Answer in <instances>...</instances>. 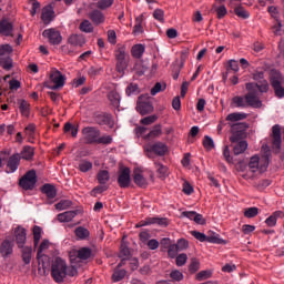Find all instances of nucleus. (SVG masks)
<instances>
[{
  "label": "nucleus",
  "mask_w": 284,
  "mask_h": 284,
  "mask_svg": "<svg viewBox=\"0 0 284 284\" xmlns=\"http://www.w3.org/2000/svg\"><path fill=\"white\" fill-rule=\"evenodd\" d=\"M247 90V94L245 97L236 95L232 99V108L236 109H261L263 103L261 101V97L257 95L256 84H245Z\"/></svg>",
  "instance_id": "obj_1"
},
{
  "label": "nucleus",
  "mask_w": 284,
  "mask_h": 284,
  "mask_svg": "<svg viewBox=\"0 0 284 284\" xmlns=\"http://www.w3.org/2000/svg\"><path fill=\"white\" fill-rule=\"evenodd\" d=\"M50 275L52 280L61 284L64 282L67 276L73 277L78 275V270L74 266H69L64 260L60 257H55L51 263V272Z\"/></svg>",
  "instance_id": "obj_2"
},
{
  "label": "nucleus",
  "mask_w": 284,
  "mask_h": 284,
  "mask_svg": "<svg viewBox=\"0 0 284 284\" xmlns=\"http://www.w3.org/2000/svg\"><path fill=\"white\" fill-rule=\"evenodd\" d=\"M144 154L149 160L163 158L168 153V145L161 141L154 143H146L143 146Z\"/></svg>",
  "instance_id": "obj_3"
},
{
  "label": "nucleus",
  "mask_w": 284,
  "mask_h": 284,
  "mask_svg": "<svg viewBox=\"0 0 284 284\" xmlns=\"http://www.w3.org/2000/svg\"><path fill=\"white\" fill-rule=\"evenodd\" d=\"M115 57V70L120 74H124L125 70L129 68L130 54L125 47H120L114 51Z\"/></svg>",
  "instance_id": "obj_4"
},
{
  "label": "nucleus",
  "mask_w": 284,
  "mask_h": 284,
  "mask_svg": "<svg viewBox=\"0 0 284 284\" xmlns=\"http://www.w3.org/2000/svg\"><path fill=\"white\" fill-rule=\"evenodd\" d=\"M264 77H265L264 71L256 70L252 74V78L256 82H248L247 83V84L256 85L255 90H256L257 97H261V94H266V92H268V90H270V84H268L267 80L264 79Z\"/></svg>",
  "instance_id": "obj_5"
},
{
  "label": "nucleus",
  "mask_w": 284,
  "mask_h": 284,
  "mask_svg": "<svg viewBox=\"0 0 284 284\" xmlns=\"http://www.w3.org/2000/svg\"><path fill=\"white\" fill-rule=\"evenodd\" d=\"M48 90H60L65 85V77L59 70L50 72V81L44 82Z\"/></svg>",
  "instance_id": "obj_6"
},
{
  "label": "nucleus",
  "mask_w": 284,
  "mask_h": 284,
  "mask_svg": "<svg viewBox=\"0 0 284 284\" xmlns=\"http://www.w3.org/2000/svg\"><path fill=\"white\" fill-rule=\"evenodd\" d=\"M38 179H37V171L36 170H29L19 181L20 187L24 191H32L34 186L37 185Z\"/></svg>",
  "instance_id": "obj_7"
},
{
  "label": "nucleus",
  "mask_w": 284,
  "mask_h": 284,
  "mask_svg": "<svg viewBox=\"0 0 284 284\" xmlns=\"http://www.w3.org/2000/svg\"><path fill=\"white\" fill-rule=\"evenodd\" d=\"M82 135L87 144H98L101 131L94 126H85L82 129Z\"/></svg>",
  "instance_id": "obj_8"
},
{
  "label": "nucleus",
  "mask_w": 284,
  "mask_h": 284,
  "mask_svg": "<svg viewBox=\"0 0 284 284\" xmlns=\"http://www.w3.org/2000/svg\"><path fill=\"white\" fill-rule=\"evenodd\" d=\"M132 183L131 169L129 166H120L118 172V184L121 189L130 187Z\"/></svg>",
  "instance_id": "obj_9"
},
{
  "label": "nucleus",
  "mask_w": 284,
  "mask_h": 284,
  "mask_svg": "<svg viewBox=\"0 0 284 284\" xmlns=\"http://www.w3.org/2000/svg\"><path fill=\"white\" fill-rule=\"evenodd\" d=\"M247 123H234L231 125V131H232V135L230 138V141L232 143H236L239 141H241L244 135H245V131L247 130Z\"/></svg>",
  "instance_id": "obj_10"
},
{
  "label": "nucleus",
  "mask_w": 284,
  "mask_h": 284,
  "mask_svg": "<svg viewBox=\"0 0 284 284\" xmlns=\"http://www.w3.org/2000/svg\"><path fill=\"white\" fill-rule=\"evenodd\" d=\"M264 164H260V156L258 155H253L250 160V171L252 173H256L257 171H260L261 173L266 171L267 168H268V163H270V158L268 155L266 154L264 156Z\"/></svg>",
  "instance_id": "obj_11"
},
{
  "label": "nucleus",
  "mask_w": 284,
  "mask_h": 284,
  "mask_svg": "<svg viewBox=\"0 0 284 284\" xmlns=\"http://www.w3.org/2000/svg\"><path fill=\"white\" fill-rule=\"evenodd\" d=\"M42 37L47 38L49 44H52V45H59L62 42L61 32L53 28L44 30V32H42Z\"/></svg>",
  "instance_id": "obj_12"
},
{
  "label": "nucleus",
  "mask_w": 284,
  "mask_h": 284,
  "mask_svg": "<svg viewBox=\"0 0 284 284\" xmlns=\"http://www.w3.org/2000/svg\"><path fill=\"white\" fill-rule=\"evenodd\" d=\"M20 163H21L20 153L12 154L8 160L6 172L8 174L14 173L19 169Z\"/></svg>",
  "instance_id": "obj_13"
},
{
  "label": "nucleus",
  "mask_w": 284,
  "mask_h": 284,
  "mask_svg": "<svg viewBox=\"0 0 284 284\" xmlns=\"http://www.w3.org/2000/svg\"><path fill=\"white\" fill-rule=\"evenodd\" d=\"M88 18L94 26H100L104 23L106 20L105 14L102 12V10H99L98 8L94 10H91L88 13Z\"/></svg>",
  "instance_id": "obj_14"
},
{
  "label": "nucleus",
  "mask_w": 284,
  "mask_h": 284,
  "mask_svg": "<svg viewBox=\"0 0 284 284\" xmlns=\"http://www.w3.org/2000/svg\"><path fill=\"white\" fill-rule=\"evenodd\" d=\"M271 88H273V91H275V97H277V99H284V87L282 78H273V80H271Z\"/></svg>",
  "instance_id": "obj_15"
},
{
  "label": "nucleus",
  "mask_w": 284,
  "mask_h": 284,
  "mask_svg": "<svg viewBox=\"0 0 284 284\" xmlns=\"http://www.w3.org/2000/svg\"><path fill=\"white\" fill-rule=\"evenodd\" d=\"M133 182L141 189L148 187V179L142 173V170L136 168L133 171Z\"/></svg>",
  "instance_id": "obj_16"
},
{
  "label": "nucleus",
  "mask_w": 284,
  "mask_h": 284,
  "mask_svg": "<svg viewBox=\"0 0 284 284\" xmlns=\"http://www.w3.org/2000/svg\"><path fill=\"white\" fill-rule=\"evenodd\" d=\"M282 145L281 128L278 124L273 125V150L278 153Z\"/></svg>",
  "instance_id": "obj_17"
},
{
  "label": "nucleus",
  "mask_w": 284,
  "mask_h": 284,
  "mask_svg": "<svg viewBox=\"0 0 284 284\" xmlns=\"http://www.w3.org/2000/svg\"><path fill=\"white\" fill-rule=\"evenodd\" d=\"M16 242L19 248H23L27 243V231L22 226H18L14 231Z\"/></svg>",
  "instance_id": "obj_18"
},
{
  "label": "nucleus",
  "mask_w": 284,
  "mask_h": 284,
  "mask_svg": "<svg viewBox=\"0 0 284 284\" xmlns=\"http://www.w3.org/2000/svg\"><path fill=\"white\" fill-rule=\"evenodd\" d=\"M0 34L4 37H13V24L9 20L3 19L0 21Z\"/></svg>",
  "instance_id": "obj_19"
},
{
  "label": "nucleus",
  "mask_w": 284,
  "mask_h": 284,
  "mask_svg": "<svg viewBox=\"0 0 284 284\" xmlns=\"http://www.w3.org/2000/svg\"><path fill=\"white\" fill-rule=\"evenodd\" d=\"M40 191H42V194L47 195L48 200L55 199L58 194L57 187L50 183H44V185L40 187Z\"/></svg>",
  "instance_id": "obj_20"
},
{
  "label": "nucleus",
  "mask_w": 284,
  "mask_h": 284,
  "mask_svg": "<svg viewBox=\"0 0 284 284\" xmlns=\"http://www.w3.org/2000/svg\"><path fill=\"white\" fill-rule=\"evenodd\" d=\"M67 42L72 47H83L87 40L83 34H71Z\"/></svg>",
  "instance_id": "obj_21"
},
{
  "label": "nucleus",
  "mask_w": 284,
  "mask_h": 284,
  "mask_svg": "<svg viewBox=\"0 0 284 284\" xmlns=\"http://www.w3.org/2000/svg\"><path fill=\"white\" fill-rule=\"evenodd\" d=\"M136 110L141 115L144 116L152 113L154 111V106H152V102L144 101L138 103Z\"/></svg>",
  "instance_id": "obj_22"
},
{
  "label": "nucleus",
  "mask_w": 284,
  "mask_h": 284,
  "mask_svg": "<svg viewBox=\"0 0 284 284\" xmlns=\"http://www.w3.org/2000/svg\"><path fill=\"white\" fill-rule=\"evenodd\" d=\"M42 22H44V24H49L53 21L54 19V10L51 6H47L44 7V9H42Z\"/></svg>",
  "instance_id": "obj_23"
},
{
  "label": "nucleus",
  "mask_w": 284,
  "mask_h": 284,
  "mask_svg": "<svg viewBox=\"0 0 284 284\" xmlns=\"http://www.w3.org/2000/svg\"><path fill=\"white\" fill-rule=\"evenodd\" d=\"M19 110L20 113L22 114V118L29 119L31 114V104L27 100H19Z\"/></svg>",
  "instance_id": "obj_24"
},
{
  "label": "nucleus",
  "mask_w": 284,
  "mask_h": 284,
  "mask_svg": "<svg viewBox=\"0 0 284 284\" xmlns=\"http://www.w3.org/2000/svg\"><path fill=\"white\" fill-rule=\"evenodd\" d=\"M63 133L70 134L71 138L77 139L79 133V124H72L70 122H65L63 125Z\"/></svg>",
  "instance_id": "obj_25"
},
{
  "label": "nucleus",
  "mask_w": 284,
  "mask_h": 284,
  "mask_svg": "<svg viewBox=\"0 0 284 284\" xmlns=\"http://www.w3.org/2000/svg\"><path fill=\"white\" fill-rule=\"evenodd\" d=\"M108 100L114 109H120L121 95L118 91L113 90L108 93Z\"/></svg>",
  "instance_id": "obj_26"
},
{
  "label": "nucleus",
  "mask_w": 284,
  "mask_h": 284,
  "mask_svg": "<svg viewBox=\"0 0 284 284\" xmlns=\"http://www.w3.org/2000/svg\"><path fill=\"white\" fill-rule=\"evenodd\" d=\"M13 246H14V243L9 241V240H6L2 242L1 244V254L3 257H8L9 255H11L13 253Z\"/></svg>",
  "instance_id": "obj_27"
},
{
  "label": "nucleus",
  "mask_w": 284,
  "mask_h": 284,
  "mask_svg": "<svg viewBox=\"0 0 284 284\" xmlns=\"http://www.w3.org/2000/svg\"><path fill=\"white\" fill-rule=\"evenodd\" d=\"M77 216L75 211H64V213H59L57 219L61 223H69Z\"/></svg>",
  "instance_id": "obj_28"
},
{
  "label": "nucleus",
  "mask_w": 284,
  "mask_h": 284,
  "mask_svg": "<svg viewBox=\"0 0 284 284\" xmlns=\"http://www.w3.org/2000/svg\"><path fill=\"white\" fill-rule=\"evenodd\" d=\"M110 179H111V175L108 170H100L97 173V180L100 185H108V183L110 182Z\"/></svg>",
  "instance_id": "obj_29"
},
{
  "label": "nucleus",
  "mask_w": 284,
  "mask_h": 284,
  "mask_svg": "<svg viewBox=\"0 0 284 284\" xmlns=\"http://www.w3.org/2000/svg\"><path fill=\"white\" fill-rule=\"evenodd\" d=\"M20 156H21V160L32 161L34 156V148L30 145H24V148H22V152Z\"/></svg>",
  "instance_id": "obj_30"
},
{
  "label": "nucleus",
  "mask_w": 284,
  "mask_h": 284,
  "mask_svg": "<svg viewBox=\"0 0 284 284\" xmlns=\"http://www.w3.org/2000/svg\"><path fill=\"white\" fill-rule=\"evenodd\" d=\"M248 148V144L246 141H237L235 142V144L233 145V153L239 156L241 154H243Z\"/></svg>",
  "instance_id": "obj_31"
},
{
  "label": "nucleus",
  "mask_w": 284,
  "mask_h": 284,
  "mask_svg": "<svg viewBox=\"0 0 284 284\" xmlns=\"http://www.w3.org/2000/svg\"><path fill=\"white\" fill-rule=\"evenodd\" d=\"M280 217H283V211H275V213L268 215L267 220H265V223L267 224L268 227H274Z\"/></svg>",
  "instance_id": "obj_32"
},
{
  "label": "nucleus",
  "mask_w": 284,
  "mask_h": 284,
  "mask_svg": "<svg viewBox=\"0 0 284 284\" xmlns=\"http://www.w3.org/2000/svg\"><path fill=\"white\" fill-rule=\"evenodd\" d=\"M131 256H132V254H131V250H130L128 243L122 241L121 246H120L119 257L124 258V260H130Z\"/></svg>",
  "instance_id": "obj_33"
},
{
  "label": "nucleus",
  "mask_w": 284,
  "mask_h": 284,
  "mask_svg": "<svg viewBox=\"0 0 284 284\" xmlns=\"http://www.w3.org/2000/svg\"><path fill=\"white\" fill-rule=\"evenodd\" d=\"M144 52H145V45L143 44H135L131 49V54L135 59L142 58Z\"/></svg>",
  "instance_id": "obj_34"
},
{
  "label": "nucleus",
  "mask_w": 284,
  "mask_h": 284,
  "mask_svg": "<svg viewBox=\"0 0 284 284\" xmlns=\"http://www.w3.org/2000/svg\"><path fill=\"white\" fill-rule=\"evenodd\" d=\"M22 262L29 265L32 258V247L31 246H22Z\"/></svg>",
  "instance_id": "obj_35"
},
{
  "label": "nucleus",
  "mask_w": 284,
  "mask_h": 284,
  "mask_svg": "<svg viewBox=\"0 0 284 284\" xmlns=\"http://www.w3.org/2000/svg\"><path fill=\"white\" fill-rule=\"evenodd\" d=\"M247 114L246 113H240V112H234V113H230L226 118V121L235 123L239 121H243L246 120Z\"/></svg>",
  "instance_id": "obj_36"
},
{
  "label": "nucleus",
  "mask_w": 284,
  "mask_h": 284,
  "mask_svg": "<svg viewBox=\"0 0 284 284\" xmlns=\"http://www.w3.org/2000/svg\"><path fill=\"white\" fill-rule=\"evenodd\" d=\"M114 2H115V0H98L94 3V7L101 11H104V10L111 8L114 4Z\"/></svg>",
  "instance_id": "obj_37"
},
{
  "label": "nucleus",
  "mask_w": 284,
  "mask_h": 284,
  "mask_svg": "<svg viewBox=\"0 0 284 284\" xmlns=\"http://www.w3.org/2000/svg\"><path fill=\"white\" fill-rule=\"evenodd\" d=\"M50 245V242L48 240L42 241V243H40V247H38V255L36 256L38 258V263L41 264L42 262V257L45 256L43 254V251L48 250Z\"/></svg>",
  "instance_id": "obj_38"
},
{
  "label": "nucleus",
  "mask_w": 284,
  "mask_h": 284,
  "mask_svg": "<svg viewBox=\"0 0 284 284\" xmlns=\"http://www.w3.org/2000/svg\"><path fill=\"white\" fill-rule=\"evenodd\" d=\"M79 30L84 33H92L94 31V27L89 20H83L79 24Z\"/></svg>",
  "instance_id": "obj_39"
},
{
  "label": "nucleus",
  "mask_w": 284,
  "mask_h": 284,
  "mask_svg": "<svg viewBox=\"0 0 284 284\" xmlns=\"http://www.w3.org/2000/svg\"><path fill=\"white\" fill-rule=\"evenodd\" d=\"M95 122L99 125H111V115L110 114H99L95 118Z\"/></svg>",
  "instance_id": "obj_40"
},
{
  "label": "nucleus",
  "mask_w": 284,
  "mask_h": 284,
  "mask_svg": "<svg viewBox=\"0 0 284 284\" xmlns=\"http://www.w3.org/2000/svg\"><path fill=\"white\" fill-rule=\"evenodd\" d=\"M149 223H151V225L158 224L162 227H168V225H170L168 217H149Z\"/></svg>",
  "instance_id": "obj_41"
},
{
  "label": "nucleus",
  "mask_w": 284,
  "mask_h": 284,
  "mask_svg": "<svg viewBox=\"0 0 284 284\" xmlns=\"http://www.w3.org/2000/svg\"><path fill=\"white\" fill-rule=\"evenodd\" d=\"M109 190V184H100V185H97L94 186L92 190H91V196L93 197H97L99 194H102L104 192H106Z\"/></svg>",
  "instance_id": "obj_42"
},
{
  "label": "nucleus",
  "mask_w": 284,
  "mask_h": 284,
  "mask_svg": "<svg viewBox=\"0 0 284 284\" xmlns=\"http://www.w3.org/2000/svg\"><path fill=\"white\" fill-rule=\"evenodd\" d=\"M74 234L77 237H79L80 240H85L90 236V232L88 229H84V226H78L74 230Z\"/></svg>",
  "instance_id": "obj_43"
},
{
  "label": "nucleus",
  "mask_w": 284,
  "mask_h": 284,
  "mask_svg": "<svg viewBox=\"0 0 284 284\" xmlns=\"http://www.w3.org/2000/svg\"><path fill=\"white\" fill-rule=\"evenodd\" d=\"M42 229L41 226H33V247H38L41 241Z\"/></svg>",
  "instance_id": "obj_44"
},
{
  "label": "nucleus",
  "mask_w": 284,
  "mask_h": 284,
  "mask_svg": "<svg viewBox=\"0 0 284 284\" xmlns=\"http://www.w3.org/2000/svg\"><path fill=\"white\" fill-rule=\"evenodd\" d=\"M91 255H92V251L87 247H82L77 252V257L83 261L90 258Z\"/></svg>",
  "instance_id": "obj_45"
},
{
  "label": "nucleus",
  "mask_w": 284,
  "mask_h": 284,
  "mask_svg": "<svg viewBox=\"0 0 284 284\" xmlns=\"http://www.w3.org/2000/svg\"><path fill=\"white\" fill-rule=\"evenodd\" d=\"M126 276L125 270H114L112 274V281L114 283L122 281Z\"/></svg>",
  "instance_id": "obj_46"
},
{
  "label": "nucleus",
  "mask_w": 284,
  "mask_h": 284,
  "mask_svg": "<svg viewBox=\"0 0 284 284\" xmlns=\"http://www.w3.org/2000/svg\"><path fill=\"white\" fill-rule=\"evenodd\" d=\"M165 88H168L165 83L156 82L154 87L151 89V95L156 97L159 92L165 91Z\"/></svg>",
  "instance_id": "obj_47"
},
{
  "label": "nucleus",
  "mask_w": 284,
  "mask_h": 284,
  "mask_svg": "<svg viewBox=\"0 0 284 284\" xmlns=\"http://www.w3.org/2000/svg\"><path fill=\"white\" fill-rule=\"evenodd\" d=\"M92 168H93V163L90 162V161L82 160V161L79 163V170H80V172H82V173H87V172L91 171Z\"/></svg>",
  "instance_id": "obj_48"
},
{
  "label": "nucleus",
  "mask_w": 284,
  "mask_h": 284,
  "mask_svg": "<svg viewBox=\"0 0 284 284\" xmlns=\"http://www.w3.org/2000/svg\"><path fill=\"white\" fill-rule=\"evenodd\" d=\"M72 205L71 200H60L58 203H55V210L58 211H64L69 209Z\"/></svg>",
  "instance_id": "obj_49"
},
{
  "label": "nucleus",
  "mask_w": 284,
  "mask_h": 284,
  "mask_svg": "<svg viewBox=\"0 0 284 284\" xmlns=\"http://www.w3.org/2000/svg\"><path fill=\"white\" fill-rule=\"evenodd\" d=\"M0 65L3 67L6 70H10L13 67V60L8 57L0 58Z\"/></svg>",
  "instance_id": "obj_50"
},
{
  "label": "nucleus",
  "mask_w": 284,
  "mask_h": 284,
  "mask_svg": "<svg viewBox=\"0 0 284 284\" xmlns=\"http://www.w3.org/2000/svg\"><path fill=\"white\" fill-rule=\"evenodd\" d=\"M113 143V136L112 135H99V140L97 144L100 145H111Z\"/></svg>",
  "instance_id": "obj_51"
},
{
  "label": "nucleus",
  "mask_w": 284,
  "mask_h": 284,
  "mask_svg": "<svg viewBox=\"0 0 284 284\" xmlns=\"http://www.w3.org/2000/svg\"><path fill=\"white\" fill-rule=\"evenodd\" d=\"M234 12L239 18H242V19H248L250 18V13L242 6L236 7L234 9Z\"/></svg>",
  "instance_id": "obj_52"
},
{
  "label": "nucleus",
  "mask_w": 284,
  "mask_h": 284,
  "mask_svg": "<svg viewBox=\"0 0 284 284\" xmlns=\"http://www.w3.org/2000/svg\"><path fill=\"white\" fill-rule=\"evenodd\" d=\"M203 146L206 151H212L214 149V141L211 136L205 135L203 139Z\"/></svg>",
  "instance_id": "obj_53"
},
{
  "label": "nucleus",
  "mask_w": 284,
  "mask_h": 284,
  "mask_svg": "<svg viewBox=\"0 0 284 284\" xmlns=\"http://www.w3.org/2000/svg\"><path fill=\"white\" fill-rule=\"evenodd\" d=\"M206 242L213 243V244H219V245H221V244H226V242H225L224 240H222V239L220 237V235H217V234H213V235H211V236H207V237H206Z\"/></svg>",
  "instance_id": "obj_54"
},
{
  "label": "nucleus",
  "mask_w": 284,
  "mask_h": 284,
  "mask_svg": "<svg viewBox=\"0 0 284 284\" xmlns=\"http://www.w3.org/2000/svg\"><path fill=\"white\" fill-rule=\"evenodd\" d=\"M258 214V209L256 206H251L250 209H246L244 216L247 219H253L257 216Z\"/></svg>",
  "instance_id": "obj_55"
},
{
  "label": "nucleus",
  "mask_w": 284,
  "mask_h": 284,
  "mask_svg": "<svg viewBox=\"0 0 284 284\" xmlns=\"http://www.w3.org/2000/svg\"><path fill=\"white\" fill-rule=\"evenodd\" d=\"M153 18L158 20L159 22H164L165 21V12L161 9H156L153 12Z\"/></svg>",
  "instance_id": "obj_56"
},
{
  "label": "nucleus",
  "mask_w": 284,
  "mask_h": 284,
  "mask_svg": "<svg viewBox=\"0 0 284 284\" xmlns=\"http://www.w3.org/2000/svg\"><path fill=\"white\" fill-rule=\"evenodd\" d=\"M170 277L172 278V282H180L183 280V274L180 271H172L170 273Z\"/></svg>",
  "instance_id": "obj_57"
},
{
  "label": "nucleus",
  "mask_w": 284,
  "mask_h": 284,
  "mask_svg": "<svg viewBox=\"0 0 284 284\" xmlns=\"http://www.w3.org/2000/svg\"><path fill=\"white\" fill-rule=\"evenodd\" d=\"M12 52V48L9 44H3L0 47V57H8Z\"/></svg>",
  "instance_id": "obj_58"
},
{
  "label": "nucleus",
  "mask_w": 284,
  "mask_h": 284,
  "mask_svg": "<svg viewBox=\"0 0 284 284\" xmlns=\"http://www.w3.org/2000/svg\"><path fill=\"white\" fill-rule=\"evenodd\" d=\"M175 245L179 248V252H182L189 247V242L184 239H180Z\"/></svg>",
  "instance_id": "obj_59"
},
{
  "label": "nucleus",
  "mask_w": 284,
  "mask_h": 284,
  "mask_svg": "<svg viewBox=\"0 0 284 284\" xmlns=\"http://www.w3.org/2000/svg\"><path fill=\"white\" fill-rule=\"evenodd\" d=\"M180 252V250L178 248L176 244H172L169 248H168V255L171 258L176 257L178 253Z\"/></svg>",
  "instance_id": "obj_60"
},
{
  "label": "nucleus",
  "mask_w": 284,
  "mask_h": 284,
  "mask_svg": "<svg viewBox=\"0 0 284 284\" xmlns=\"http://www.w3.org/2000/svg\"><path fill=\"white\" fill-rule=\"evenodd\" d=\"M191 235L193 237H195L197 241L202 242V243L203 242H207V236L205 234H203V233H200V232H196V231H192Z\"/></svg>",
  "instance_id": "obj_61"
},
{
  "label": "nucleus",
  "mask_w": 284,
  "mask_h": 284,
  "mask_svg": "<svg viewBox=\"0 0 284 284\" xmlns=\"http://www.w3.org/2000/svg\"><path fill=\"white\" fill-rule=\"evenodd\" d=\"M212 276V272L210 271H201L197 275H196V280L197 281H204L207 280Z\"/></svg>",
  "instance_id": "obj_62"
},
{
  "label": "nucleus",
  "mask_w": 284,
  "mask_h": 284,
  "mask_svg": "<svg viewBox=\"0 0 284 284\" xmlns=\"http://www.w3.org/2000/svg\"><path fill=\"white\" fill-rule=\"evenodd\" d=\"M200 270V262L195 258H192L191 264L189 266V271L191 273H195Z\"/></svg>",
  "instance_id": "obj_63"
},
{
  "label": "nucleus",
  "mask_w": 284,
  "mask_h": 284,
  "mask_svg": "<svg viewBox=\"0 0 284 284\" xmlns=\"http://www.w3.org/2000/svg\"><path fill=\"white\" fill-rule=\"evenodd\" d=\"M175 257H176L175 262H176L178 266H183L186 263V261H187L186 254H180V255H178Z\"/></svg>",
  "instance_id": "obj_64"
}]
</instances>
